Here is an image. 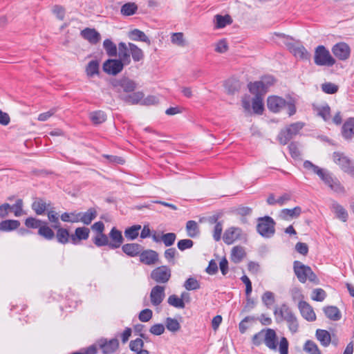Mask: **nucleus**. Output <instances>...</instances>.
Instances as JSON below:
<instances>
[{
    "label": "nucleus",
    "mask_w": 354,
    "mask_h": 354,
    "mask_svg": "<svg viewBox=\"0 0 354 354\" xmlns=\"http://www.w3.org/2000/svg\"><path fill=\"white\" fill-rule=\"evenodd\" d=\"M249 91L255 95V97H261L267 93L266 89L263 84L260 81H256L254 82H250L248 84Z\"/></svg>",
    "instance_id": "nucleus-24"
},
{
    "label": "nucleus",
    "mask_w": 354,
    "mask_h": 354,
    "mask_svg": "<svg viewBox=\"0 0 354 354\" xmlns=\"http://www.w3.org/2000/svg\"><path fill=\"white\" fill-rule=\"evenodd\" d=\"M124 65L118 59H108L104 62L102 69L109 75H116L123 70Z\"/></svg>",
    "instance_id": "nucleus-12"
},
{
    "label": "nucleus",
    "mask_w": 354,
    "mask_h": 354,
    "mask_svg": "<svg viewBox=\"0 0 354 354\" xmlns=\"http://www.w3.org/2000/svg\"><path fill=\"white\" fill-rule=\"evenodd\" d=\"M186 230L189 237L194 238L200 233L199 227L195 221H188L186 224Z\"/></svg>",
    "instance_id": "nucleus-42"
},
{
    "label": "nucleus",
    "mask_w": 354,
    "mask_h": 354,
    "mask_svg": "<svg viewBox=\"0 0 354 354\" xmlns=\"http://www.w3.org/2000/svg\"><path fill=\"white\" fill-rule=\"evenodd\" d=\"M110 84L113 91L117 93L118 98L120 94H127L134 91L138 86L134 80L125 76L112 79Z\"/></svg>",
    "instance_id": "nucleus-3"
},
{
    "label": "nucleus",
    "mask_w": 354,
    "mask_h": 354,
    "mask_svg": "<svg viewBox=\"0 0 354 354\" xmlns=\"http://www.w3.org/2000/svg\"><path fill=\"white\" fill-rule=\"evenodd\" d=\"M184 287L187 290H196L200 288V283L195 278L189 277L185 281Z\"/></svg>",
    "instance_id": "nucleus-56"
},
{
    "label": "nucleus",
    "mask_w": 354,
    "mask_h": 354,
    "mask_svg": "<svg viewBox=\"0 0 354 354\" xmlns=\"http://www.w3.org/2000/svg\"><path fill=\"white\" fill-rule=\"evenodd\" d=\"M305 123L303 122H296L286 126L281 129L277 136V140L281 145H286L304 127Z\"/></svg>",
    "instance_id": "nucleus-6"
},
{
    "label": "nucleus",
    "mask_w": 354,
    "mask_h": 354,
    "mask_svg": "<svg viewBox=\"0 0 354 354\" xmlns=\"http://www.w3.org/2000/svg\"><path fill=\"white\" fill-rule=\"evenodd\" d=\"M128 46L130 50V53L134 62H140L144 59V53L141 48L133 43H129Z\"/></svg>",
    "instance_id": "nucleus-34"
},
{
    "label": "nucleus",
    "mask_w": 354,
    "mask_h": 354,
    "mask_svg": "<svg viewBox=\"0 0 354 354\" xmlns=\"http://www.w3.org/2000/svg\"><path fill=\"white\" fill-rule=\"evenodd\" d=\"M245 252L242 246H234L232 249L231 259L235 263H240L245 256Z\"/></svg>",
    "instance_id": "nucleus-33"
},
{
    "label": "nucleus",
    "mask_w": 354,
    "mask_h": 354,
    "mask_svg": "<svg viewBox=\"0 0 354 354\" xmlns=\"http://www.w3.org/2000/svg\"><path fill=\"white\" fill-rule=\"evenodd\" d=\"M332 211L335 214L336 217L343 222H346L348 218V214L346 209L337 202H333L331 205Z\"/></svg>",
    "instance_id": "nucleus-28"
},
{
    "label": "nucleus",
    "mask_w": 354,
    "mask_h": 354,
    "mask_svg": "<svg viewBox=\"0 0 354 354\" xmlns=\"http://www.w3.org/2000/svg\"><path fill=\"white\" fill-rule=\"evenodd\" d=\"M90 230L86 227H77L75 233L71 235V241L73 244L77 245L82 240H87L89 237Z\"/></svg>",
    "instance_id": "nucleus-21"
},
{
    "label": "nucleus",
    "mask_w": 354,
    "mask_h": 354,
    "mask_svg": "<svg viewBox=\"0 0 354 354\" xmlns=\"http://www.w3.org/2000/svg\"><path fill=\"white\" fill-rule=\"evenodd\" d=\"M167 302L170 306L178 308H184L185 304L182 298H179L176 295H171L168 297Z\"/></svg>",
    "instance_id": "nucleus-51"
},
{
    "label": "nucleus",
    "mask_w": 354,
    "mask_h": 354,
    "mask_svg": "<svg viewBox=\"0 0 354 354\" xmlns=\"http://www.w3.org/2000/svg\"><path fill=\"white\" fill-rule=\"evenodd\" d=\"M97 344L104 354H113L120 346L119 341L116 338L108 339L102 337L97 341Z\"/></svg>",
    "instance_id": "nucleus-10"
},
{
    "label": "nucleus",
    "mask_w": 354,
    "mask_h": 354,
    "mask_svg": "<svg viewBox=\"0 0 354 354\" xmlns=\"http://www.w3.org/2000/svg\"><path fill=\"white\" fill-rule=\"evenodd\" d=\"M118 55L119 60H121L125 65H129L131 63V53L129 46L124 42H120L118 44Z\"/></svg>",
    "instance_id": "nucleus-22"
},
{
    "label": "nucleus",
    "mask_w": 354,
    "mask_h": 354,
    "mask_svg": "<svg viewBox=\"0 0 354 354\" xmlns=\"http://www.w3.org/2000/svg\"><path fill=\"white\" fill-rule=\"evenodd\" d=\"M338 86L331 82H326L322 84V90L326 94H335L338 91Z\"/></svg>",
    "instance_id": "nucleus-57"
},
{
    "label": "nucleus",
    "mask_w": 354,
    "mask_h": 354,
    "mask_svg": "<svg viewBox=\"0 0 354 354\" xmlns=\"http://www.w3.org/2000/svg\"><path fill=\"white\" fill-rule=\"evenodd\" d=\"M313 109L317 111V115L325 122H328L331 119L330 108L328 104L324 106H313Z\"/></svg>",
    "instance_id": "nucleus-32"
},
{
    "label": "nucleus",
    "mask_w": 354,
    "mask_h": 354,
    "mask_svg": "<svg viewBox=\"0 0 354 354\" xmlns=\"http://www.w3.org/2000/svg\"><path fill=\"white\" fill-rule=\"evenodd\" d=\"M161 238L165 245L166 247H170L174 243L176 239V234L174 232L162 234Z\"/></svg>",
    "instance_id": "nucleus-55"
},
{
    "label": "nucleus",
    "mask_w": 354,
    "mask_h": 354,
    "mask_svg": "<svg viewBox=\"0 0 354 354\" xmlns=\"http://www.w3.org/2000/svg\"><path fill=\"white\" fill-rule=\"evenodd\" d=\"M151 279L158 283H166L171 277V270L167 266H161L151 272Z\"/></svg>",
    "instance_id": "nucleus-11"
},
{
    "label": "nucleus",
    "mask_w": 354,
    "mask_h": 354,
    "mask_svg": "<svg viewBox=\"0 0 354 354\" xmlns=\"http://www.w3.org/2000/svg\"><path fill=\"white\" fill-rule=\"evenodd\" d=\"M141 225H134L126 228L124 230V236L129 240H135L139 235V231Z\"/></svg>",
    "instance_id": "nucleus-45"
},
{
    "label": "nucleus",
    "mask_w": 354,
    "mask_h": 354,
    "mask_svg": "<svg viewBox=\"0 0 354 354\" xmlns=\"http://www.w3.org/2000/svg\"><path fill=\"white\" fill-rule=\"evenodd\" d=\"M55 229H57L55 237L58 243L61 244H66L69 242V239H71V235L67 229L60 227L59 226L55 225H53Z\"/></svg>",
    "instance_id": "nucleus-26"
},
{
    "label": "nucleus",
    "mask_w": 354,
    "mask_h": 354,
    "mask_svg": "<svg viewBox=\"0 0 354 354\" xmlns=\"http://www.w3.org/2000/svg\"><path fill=\"white\" fill-rule=\"evenodd\" d=\"M144 346V342L141 338H136L131 340L129 343V348L133 352H137L142 349Z\"/></svg>",
    "instance_id": "nucleus-60"
},
{
    "label": "nucleus",
    "mask_w": 354,
    "mask_h": 354,
    "mask_svg": "<svg viewBox=\"0 0 354 354\" xmlns=\"http://www.w3.org/2000/svg\"><path fill=\"white\" fill-rule=\"evenodd\" d=\"M262 301L267 308H270L274 303V294L272 292L266 291L262 296Z\"/></svg>",
    "instance_id": "nucleus-59"
},
{
    "label": "nucleus",
    "mask_w": 354,
    "mask_h": 354,
    "mask_svg": "<svg viewBox=\"0 0 354 354\" xmlns=\"http://www.w3.org/2000/svg\"><path fill=\"white\" fill-rule=\"evenodd\" d=\"M215 26L217 28H223L227 25L231 24L232 22V19L229 15H226L225 16L216 15L215 16Z\"/></svg>",
    "instance_id": "nucleus-47"
},
{
    "label": "nucleus",
    "mask_w": 354,
    "mask_h": 354,
    "mask_svg": "<svg viewBox=\"0 0 354 354\" xmlns=\"http://www.w3.org/2000/svg\"><path fill=\"white\" fill-rule=\"evenodd\" d=\"M86 73L88 77H93L100 73V63L97 60L90 61L86 67Z\"/></svg>",
    "instance_id": "nucleus-36"
},
{
    "label": "nucleus",
    "mask_w": 354,
    "mask_h": 354,
    "mask_svg": "<svg viewBox=\"0 0 354 354\" xmlns=\"http://www.w3.org/2000/svg\"><path fill=\"white\" fill-rule=\"evenodd\" d=\"M142 249V246L138 243H126L122 246V252L131 257L139 256Z\"/></svg>",
    "instance_id": "nucleus-23"
},
{
    "label": "nucleus",
    "mask_w": 354,
    "mask_h": 354,
    "mask_svg": "<svg viewBox=\"0 0 354 354\" xmlns=\"http://www.w3.org/2000/svg\"><path fill=\"white\" fill-rule=\"evenodd\" d=\"M93 243L97 247H102L109 244L108 236L103 232L97 234L93 240Z\"/></svg>",
    "instance_id": "nucleus-53"
},
{
    "label": "nucleus",
    "mask_w": 354,
    "mask_h": 354,
    "mask_svg": "<svg viewBox=\"0 0 354 354\" xmlns=\"http://www.w3.org/2000/svg\"><path fill=\"white\" fill-rule=\"evenodd\" d=\"M316 337L324 346H328L331 341L330 334L328 331L323 329H317Z\"/></svg>",
    "instance_id": "nucleus-37"
},
{
    "label": "nucleus",
    "mask_w": 354,
    "mask_h": 354,
    "mask_svg": "<svg viewBox=\"0 0 354 354\" xmlns=\"http://www.w3.org/2000/svg\"><path fill=\"white\" fill-rule=\"evenodd\" d=\"M45 225H41L38 230V234L44 238L46 240L50 241L55 238V234L53 230L48 226L46 225V223H43Z\"/></svg>",
    "instance_id": "nucleus-40"
},
{
    "label": "nucleus",
    "mask_w": 354,
    "mask_h": 354,
    "mask_svg": "<svg viewBox=\"0 0 354 354\" xmlns=\"http://www.w3.org/2000/svg\"><path fill=\"white\" fill-rule=\"evenodd\" d=\"M293 270L299 282L304 283L309 280L315 284L319 283V279L310 266H306L299 261H295Z\"/></svg>",
    "instance_id": "nucleus-4"
},
{
    "label": "nucleus",
    "mask_w": 354,
    "mask_h": 354,
    "mask_svg": "<svg viewBox=\"0 0 354 354\" xmlns=\"http://www.w3.org/2000/svg\"><path fill=\"white\" fill-rule=\"evenodd\" d=\"M128 37L131 40L133 41H143L148 44L149 45L151 44L150 39L146 35V34L143 31L137 28L129 31L128 33Z\"/></svg>",
    "instance_id": "nucleus-27"
},
{
    "label": "nucleus",
    "mask_w": 354,
    "mask_h": 354,
    "mask_svg": "<svg viewBox=\"0 0 354 354\" xmlns=\"http://www.w3.org/2000/svg\"><path fill=\"white\" fill-rule=\"evenodd\" d=\"M109 237L111 241L109 242V247L111 249L119 248L124 242L122 232L115 227L111 230Z\"/></svg>",
    "instance_id": "nucleus-19"
},
{
    "label": "nucleus",
    "mask_w": 354,
    "mask_h": 354,
    "mask_svg": "<svg viewBox=\"0 0 354 354\" xmlns=\"http://www.w3.org/2000/svg\"><path fill=\"white\" fill-rule=\"evenodd\" d=\"M333 191L338 194L346 193L344 187L341 184L340 181L337 178H332V179L326 184Z\"/></svg>",
    "instance_id": "nucleus-43"
},
{
    "label": "nucleus",
    "mask_w": 354,
    "mask_h": 354,
    "mask_svg": "<svg viewBox=\"0 0 354 354\" xmlns=\"http://www.w3.org/2000/svg\"><path fill=\"white\" fill-rule=\"evenodd\" d=\"M194 242L191 239H181L177 243L178 248L181 251L192 248Z\"/></svg>",
    "instance_id": "nucleus-62"
},
{
    "label": "nucleus",
    "mask_w": 354,
    "mask_h": 354,
    "mask_svg": "<svg viewBox=\"0 0 354 354\" xmlns=\"http://www.w3.org/2000/svg\"><path fill=\"white\" fill-rule=\"evenodd\" d=\"M166 328L171 332H176L180 328V325L177 319L167 317L165 321Z\"/></svg>",
    "instance_id": "nucleus-52"
},
{
    "label": "nucleus",
    "mask_w": 354,
    "mask_h": 354,
    "mask_svg": "<svg viewBox=\"0 0 354 354\" xmlns=\"http://www.w3.org/2000/svg\"><path fill=\"white\" fill-rule=\"evenodd\" d=\"M286 322L290 332L293 334L297 333L299 328V324L295 315L286 320Z\"/></svg>",
    "instance_id": "nucleus-63"
},
{
    "label": "nucleus",
    "mask_w": 354,
    "mask_h": 354,
    "mask_svg": "<svg viewBox=\"0 0 354 354\" xmlns=\"http://www.w3.org/2000/svg\"><path fill=\"white\" fill-rule=\"evenodd\" d=\"M276 222L270 216L257 218V231L264 238H271L275 233Z\"/></svg>",
    "instance_id": "nucleus-7"
},
{
    "label": "nucleus",
    "mask_w": 354,
    "mask_h": 354,
    "mask_svg": "<svg viewBox=\"0 0 354 354\" xmlns=\"http://www.w3.org/2000/svg\"><path fill=\"white\" fill-rule=\"evenodd\" d=\"M326 297V292L322 288H316L313 291L312 299L317 301H322Z\"/></svg>",
    "instance_id": "nucleus-61"
},
{
    "label": "nucleus",
    "mask_w": 354,
    "mask_h": 354,
    "mask_svg": "<svg viewBox=\"0 0 354 354\" xmlns=\"http://www.w3.org/2000/svg\"><path fill=\"white\" fill-rule=\"evenodd\" d=\"M171 41L173 44L179 46L183 47L186 45L183 32L173 33L171 37Z\"/></svg>",
    "instance_id": "nucleus-58"
},
{
    "label": "nucleus",
    "mask_w": 354,
    "mask_h": 354,
    "mask_svg": "<svg viewBox=\"0 0 354 354\" xmlns=\"http://www.w3.org/2000/svg\"><path fill=\"white\" fill-rule=\"evenodd\" d=\"M242 230L239 227H231L227 228L223 236V240L227 245H232L234 241L241 239Z\"/></svg>",
    "instance_id": "nucleus-16"
},
{
    "label": "nucleus",
    "mask_w": 354,
    "mask_h": 354,
    "mask_svg": "<svg viewBox=\"0 0 354 354\" xmlns=\"http://www.w3.org/2000/svg\"><path fill=\"white\" fill-rule=\"evenodd\" d=\"M288 48L290 51L297 57H299L302 59H308L310 57V53L303 46L291 44Z\"/></svg>",
    "instance_id": "nucleus-29"
},
{
    "label": "nucleus",
    "mask_w": 354,
    "mask_h": 354,
    "mask_svg": "<svg viewBox=\"0 0 354 354\" xmlns=\"http://www.w3.org/2000/svg\"><path fill=\"white\" fill-rule=\"evenodd\" d=\"M20 222L18 220H4L0 222V231L10 232L17 230L20 226Z\"/></svg>",
    "instance_id": "nucleus-31"
},
{
    "label": "nucleus",
    "mask_w": 354,
    "mask_h": 354,
    "mask_svg": "<svg viewBox=\"0 0 354 354\" xmlns=\"http://www.w3.org/2000/svg\"><path fill=\"white\" fill-rule=\"evenodd\" d=\"M138 6L136 3L128 2L122 6L120 12L123 16H131L136 13Z\"/></svg>",
    "instance_id": "nucleus-38"
},
{
    "label": "nucleus",
    "mask_w": 354,
    "mask_h": 354,
    "mask_svg": "<svg viewBox=\"0 0 354 354\" xmlns=\"http://www.w3.org/2000/svg\"><path fill=\"white\" fill-rule=\"evenodd\" d=\"M333 158L334 162L340 167L342 170L351 176L354 177V165L347 156L340 152H334Z\"/></svg>",
    "instance_id": "nucleus-9"
},
{
    "label": "nucleus",
    "mask_w": 354,
    "mask_h": 354,
    "mask_svg": "<svg viewBox=\"0 0 354 354\" xmlns=\"http://www.w3.org/2000/svg\"><path fill=\"white\" fill-rule=\"evenodd\" d=\"M80 35L91 44H96L101 39L100 34L95 28H86L81 31Z\"/></svg>",
    "instance_id": "nucleus-20"
},
{
    "label": "nucleus",
    "mask_w": 354,
    "mask_h": 354,
    "mask_svg": "<svg viewBox=\"0 0 354 354\" xmlns=\"http://www.w3.org/2000/svg\"><path fill=\"white\" fill-rule=\"evenodd\" d=\"M139 259L142 263L151 266L158 261V253L153 250L142 249L139 254Z\"/></svg>",
    "instance_id": "nucleus-14"
},
{
    "label": "nucleus",
    "mask_w": 354,
    "mask_h": 354,
    "mask_svg": "<svg viewBox=\"0 0 354 354\" xmlns=\"http://www.w3.org/2000/svg\"><path fill=\"white\" fill-rule=\"evenodd\" d=\"M152 315H153L152 310L149 308H146V309L142 310L140 313L138 318H139L140 321H141L142 322H147L151 319Z\"/></svg>",
    "instance_id": "nucleus-64"
},
{
    "label": "nucleus",
    "mask_w": 354,
    "mask_h": 354,
    "mask_svg": "<svg viewBox=\"0 0 354 354\" xmlns=\"http://www.w3.org/2000/svg\"><path fill=\"white\" fill-rule=\"evenodd\" d=\"M303 349L308 354H321L316 343L310 339L305 342Z\"/></svg>",
    "instance_id": "nucleus-48"
},
{
    "label": "nucleus",
    "mask_w": 354,
    "mask_h": 354,
    "mask_svg": "<svg viewBox=\"0 0 354 354\" xmlns=\"http://www.w3.org/2000/svg\"><path fill=\"white\" fill-rule=\"evenodd\" d=\"M332 53L339 60H346L351 55L350 46L345 42H339L332 48Z\"/></svg>",
    "instance_id": "nucleus-13"
},
{
    "label": "nucleus",
    "mask_w": 354,
    "mask_h": 354,
    "mask_svg": "<svg viewBox=\"0 0 354 354\" xmlns=\"http://www.w3.org/2000/svg\"><path fill=\"white\" fill-rule=\"evenodd\" d=\"M24 203L22 199L19 198L16 201L15 203L12 205H10V212L14 213L15 216H20L24 214L23 210Z\"/></svg>",
    "instance_id": "nucleus-50"
},
{
    "label": "nucleus",
    "mask_w": 354,
    "mask_h": 354,
    "mask_svg": "<svg viewBox=\"0 0 354 354\" xmlns=\"http://www.w3.org/2000/svg\"><path fill=\"white\" fill-rule=\"evenodd\" d=\"M103 48L109 57H116L117 46L110 39H106L103 42Z\"/></svg>",
    "instance_id": "nucleus-41"
},
{
    "label": "nucleus",
    "mask_w": 354,
    "mask_h": 354,
    "mask_svg": "<svg viewBox=\"0 0 354 354\" xmlns=\"http://www.w3.org/2000/svg\"><path fill=\"white\" fill-rule=\"evenodd\" d=\"M342 136L347 140L351 139L354 136V118H349L344 123L342 128Z\"/></svg>",
    "instance_id": "nucleus-25"
},
{
    "label": "nucleus",
    "mask_w": 354,
    "mask_h": 354,
    "mask_svg": "<svg viewBox=\"0 0 354 354\" xmlns=\"http://www.w3.org/2000/svg\"><path fill=\"white\" fill-rule=\"evenodd\" d=\"M89 118L93 124L97 125L106 121V114L101 110L95 111L89 114Z\"/></svg>",
    "instance_id": "nucleus-35"
},
{
    "label": "nucleus",
    "mask_w": 354,
    "mask_h": 354,
    "mask_svg": "<svg viewBox=\"0 0 354 354\" xmlns=\"http://www.w3.org/2000/svg\"><path fill=\"white\" fill-rule=\"evenodd\" d=\"M314 62L317 66H332L335 64V59L331 56L328 50L322 45L316 48Z\"/></svg>",
    "instance_id": "nucleus-8"
},
{
    "label": "nucleus",
    "mask_w": 354,
    "mask_h": 354,
    "mask_svg": "<svg viewBox=\"0 0 354 354\" xmlns=\"http://www.w3.org/2000/svg\"><path fill=\"white\" fill-rule=\"evenodd\" d=\"M301 212L300 207H295L293 209H283L281 212V216L284 219L288 218H296L298 217Z\"/></svg>",
    "instance_id": "nucleus-44"
},
{
    "label": "nucleus",
    "mask_w": 354,
    "mask_h": 354,
    "mask_svg": "<svg viewBox=\"0 0 354 354\" xmlns=\"http://www.w3.org/2000/svg\"><path fill=\"white\" fill-rule=\"evenodd\" d=\"M144 96L145 95L142 91H133L127 94H120L118 99L127 104L134 105L140 104Z\"/></svg>",
    "instance_id": "nucleus-15"
},
{
    "label": "nucleus",
    "mask_w": 354,
    "mask_h": 354,
    "mask_svg": "<svg viewBox=\"0 0 354 354\" xmlns=\"http://www.w3.org/2000/svg\"><path fill=\"white\" fill-rule=\"evenodd\" d=\"M252 342L256 346L264 344L270 350L274 351L279 346V354H288L289 342L287 338L282 337L279 341L277 333L272 328L262 329L253 335Z\"/></svg>",
    "instance_id": "nucleus-1"
},
{
    "label": "nucleus",
    "mask_w": 354,
    "mask_h": 354,
    "mask_svg": "<svg viewBox=\"0 0 354 354\" xmlns=\"http://www.w3.org/2000/svg\"><path fill=\"white\" fill-rule=\"evenodd\" d=\"M295 103V100L292 98L286 101L283 97L277 95L269 96L267 99V106L271 112L279 113L284 107H287V113L289 116L293 115L297 111Z\"/></svg>",
    "instance_id": "nucleus-2"
},
{
    "label": "nucleus",
    "mask_w": 354,
    "mask_h": 354,
    "mask_svg": "<svg viewBox=\"0 0 354 354\" xmlns=\"http://www.w3.org/2000/svg\"><path fill=\"white\" fill-rule=\"evenodd\" d=\"M252 107L254 113L261 115L264 110L263 97H254L252 100Z\"/></svg>",
    "instance_id": "nucleus-49"
},
{
    "label": "nucleus",
    "mask_w": 354,
    "mask_h": 354,
    "mask_svg": "<svg viewBox=\"0 0 354 354\" xmlns=\"http://www.w3.org/2000/svg\"><path fill=\"white\" fill-rule=\"evenodd\" d=\"M324 312L327 318L333 321H338L342 318V314L339 308L335 306H326Z\"/></svg>",
    "instance_id": "nucleus-30"
},
{
    "label": "nucleus",
    "mask_w": 354,
    "mask_h": 354,
    "mask_svg": "<svg viewBox=\"0 0 354 354\" xmlns=\"http://www.w3.org/2000/svg\"><path fill=\"white\" fill-rule=\"evenodd\" d=\"M274 313L280 315L286 321L295 316L292 310L286 304H283L279 308H276Z\"/></svg>",
    "instance_id": "nucleus-39"
},
{
    "label": "nucleus",
    "mask_w": 354,
    "mask_h": 354,
    "mask_svg": "<svg viewBox=\"0 0 354 354\" xmlns=\"http://www.w3.org/2000/svg\"><path fill=\"white\" fill-rule=\"evenodd\" d=\"M46 207V203L42 198H37L32 204V209L37 215H42Z\"/></svg>",
    "instance_id": "nucleus-46"
},
{
    "label": "nucleus",
    "mask_w": 354,
    "mask_h": 354,
    "mask_svg": "<svg viewBox=\"0 0 354 354\" xmlns=\"http://www.w3.org/2000/svg\"><path fill=\"white\" fill-rule=\"evenodd\" d=\"M301 316L308 322H313L316 319V315L308 303L305 301H300L298 304Z\"/></svg>",
    "instance_id": "nucleus-18"
},
{
    "label": "nucleus",
    "mask_w": 354,
    "mask_h": 354,
    "mask_svg": "<svg viewBox=\"0 0 354 354\" xmlns=\"http://www.w3.org/2000/svg\"><path fill=\"white\" fill-rule=\"evenodd\" d=\"M72 215L73 218H70V214L68 212H64L60 218L64 222L77 223L80 221L88 225L97 217V212L94 207H91L86 212L76 213L74 212Z\"/></svg>",
    "instance_id": "nucleus-5"
},
{
    "label": "nucleus",
    "mask_w": 354,
    "mask_h": 354,
    "mask_svg": "<svg viewBox=\"0 0 354 354\" xmlns=\"http://www.w3.org/2000/svg\"><path fill=\"white\" fill-rule=\"evenodd\" d=\"M44 222L34 217H28L25 220L24 224L29 229H39Z\"/></svg>",
    "instance_id": "nucleus-54"
},
{
    "label": "nucleus",
    "mask_w": 354,
    "mask_h": 354,
    "mask_svg": "<svg viewBox=\"0 0 354 354\" xmlns=\"http://www.w3.org/2000/svg\"><path fill=\"white\" fill-rule=\"evenodd\" d=\"M165 297V293L164 286L156 285L152 288L150 292V300L153 306H159L164 300Z\"/></svg>",
    "instance_id": "nucleus-17"
}]
</instances>
